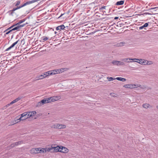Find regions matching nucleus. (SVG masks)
<instances>
[{
  "label": "nucleus",
  "mask_w": 158,
  "mask_h": 158,
  "mask_svg": "<svg viewBox=\"0 0 158 158\" xmlns=\"http://www.w3.org/2000/svg\"><path fill=\"white\" fill-rule=\"evenodd\" d=\"M60 99V96H57L56 97H52L49 98H44L41 100L40 102L38 103V106H41L42 105H44L45 103L51 102H52L57 101Z\"/></svg>",
  "instance_id": "f257e3e1"
},
{
  "label": "nucleus",
  "mask_w": 158,
  "mask_h": 158,
  "mask_svg": "<svg viewBox=\"0 0 158 158\" xmlns=\"http://www.w3.org/2000/svg\"><path fill=\"white\" fill-rule=\"evenodd\" d=\"M55 146V145L52 144L51 146V147L48 148V149L49 152L51 151L52 152H60V150L61 149L60 147L58 146L56 147Z\"/></svg>",
  "instance_id": "f03ea898"
},
{
  "label": "nucleus",
  "mask_w": 158,
  "mask_h": 158,
  "mask_svg": "<svg viewBox=\"0 0 158 158\" xmlns=\"http://www.w3.org/2000/svg\"><path fill=\"white\" fill-rule=\"evenodd\" d=\"M26 112L27 113V114L26 117H25V118H29L32 116L35 115L36 113L35 111H32L27 112Z\"/></svg>",
  "instance_id": "7ed1b4c3"
},
{
  "label": "nucleus",
  "mask_w": 158,
  "mask_h": 158,
  "mask_svg": "<svg viewBox=\"0 0 158 158\" xmlns=\"http://www.w3.org/2000/svg\"><path fill=\"white\" fill-rule=\"evenodd\" d=\"M26 112L27 113V114L26 117H25V118H29L32 116L35 115L36 113L35 111H32L27 112Z\"/></svg>",
  "instance_id": "20e7f679"
},
{
  "label": "nucleus",
  "mask_w": 158,
  "mask_h": 158,
  "mask_svg": "<svg viewBox=\"0 0 158 158\" xmlns=\"http://www.w3.org/2000/svg\"><path fill=\"white\" fill-rule=\"evenodd\" d=\"M26 112L27 113V114L26 117H25V118H29L32 116L35 115L36 113L35 111H32L27 112Z\"/></svg>",
  "instance_id": "39448f33"
},
{
  "label": "nucleus",
  "mask_w": 158,
  "mask_h": 158,
  "mask_svg": "<svg viewBox=\"0 0 158 158\" xmlns=\"http://www.w3.org/2000/svg\"><path fill=\"white\" fill-rule=\"evenodd\" d=\"M112 63L113 64L117 65H124V63L123 62L120 61L114 60Z\"/></svg>",
  "instance_id": "423d86ee"
},
{
  "label": "nucleus",
  "mask_w": 158,
  "mask_h": 158,
  "mask_svg": "<svg viewBox=\"0 0 158 158\" xmlns=\"http://www.w3.org/2000/svg\"><path fill=\"white\" fill-rule=\"evenodd\" d=\"M135 84H131L125 85L123 87L127 88L132 89L133 88H135Z\"/></svg>",
  "instance_id": "0eeeda50"
},
{
  "label": "nucleus",
  "mask_w": 158,
  "mask_h": 158,
  "mask_svg": "<svg viewBox=\"0 0 158 158\" xmlns=\"http://www.w3.org/2000/svg\"><path fill=\"white\" fill-rule=\"evenodd\" d=\"M27 113L26 112H24L21 115V116L18 119V120H23L26 119L25 118V117H26L27 116Z\"/></svg>",
  "instance_id": "6e6552de"
},
{
  "label": "nucleus",
  "mask_w": 158,
  "mask_h": 158,
  "mask_svg": "<svg viewBox=\"0 0 158 158\" xmlns=\"http://www.w3.org/2000/svg\"><path fill=\"white\" fill-rule=\"evenodd\" d=\"M48 148H40L39 152H38L39 153H44L47 152H49V151L48 150Z\"/></svg>",
  "instance_id": "1a4fd4ad"
},
{
  "label": "nucleus",
  "mask_w": 158,
  "mask_h": 158,
  "mask_svg": "<svg viewBox=\"0 0 158 158\" xmlns=\"http://www.w3.org/2000/svg\"><path fill=\"white\" fill-rule=\"evenodd\" d=\"M135 60H139V59H136V58H124L122 60L123 61L127 62H129V60H132L134 61Z\"/></svg>",
  "instance_id": "9d476101"
},
{
  "label": "nucleus",
  "mask_w": 158,
  "mask_h": 158,
  "mask_svg": "<svg viewBox=\"0 0 158 158\" xmlns=\"http://www.w3.org/2000/svg\"><path fill=\"white\" fill-rule=\"evenodd\" d=\"M139 61L138 62L137 61H134L135 62H138L139 63V64H142V65H146V60H142L140 59L139 60H138Z\"/></svg>",
  "instance_id": "9b49d317"
},
{
  "label": "nucleus",
  "mask_w": 158,
  "mask_h": 158,
  "mask_svg": "<svg viewBox=\"0 0 158 158\" xmlns=\"http://www.w3.org/2000/svg\"><path fill=\"white\" fill-rule=\"evenodd\" d=\"M61 149V150L60 151V152L63 153H67L69 152V149L65 147H62Z\"/></svg>",
  "instance_id": "f8f14e48"
},
{
  "label": "nucleus",
  "mask_w": 158,
  "mask_h": 158,
  "mask_svg": "<svg viewBox=\"0 0 158 158\" xmlns=\"http://www.w3.org/2000/svg\"><path fill=\"white\" fill-rule=\"evenodd\" d=\"M56 127L57 128V129H60L65 128L66 126L65 125L57 124L56 125Z\"/></svg>",
  "instance_id": "ddd939ff"
},
{
  "label": "nucleus",
  "mask_w": 158,
  "mask_h": 158,
  "mask_svg": "<svg viewBox=\"0 0 158 158\" xmlns=\"http://www.w3.org/2000/svg\"><path fill=\"white\" fill-rule=\"evenodd\" d=\"M48 73L50 74V75H54L58 74L57 69H54L51 71H48Z\"/></svg>",
  "instance_id": "4468645a"
},
{
  "label": "nucleus",
  "mask_w": 158,
  "mask_h": 158,
  "mask_svg": "<svg viewBox=\"0 0 158 158\" xmlns=\"http://www.w3.org/2000/svg\"><path fill=\"white\" fill-rule=\"evenodd\" d=\"M139 87L140 88L145 89L147 88L146 86L145 85H141L139 84H135V88Z\"/></svg>",
  "instance_id": "2eb2a0df"
},
{
  "label": "nucleus",
  "mask_w": 158,
  "mask_h": 158,
  "mask_svg": "<svg viewBox=\"0 0 158 158\" xmlns=\"http://www.w3.org/2000/svg\"><path fill=\"white\" fill-rule=\"evenodd\" d=\"M126 43L125 42H120L117 44L116 46L117 47H120L125 45Z\"/></svg>",
  "instance_id": "dca6fc26"
},
{
  "label": "nucleus",
  "mask_w": 158,
  "mask_h": 158,
  "mask_svg": "<svg viewBox=\"0 0 158 158\" xmlns=\"http://www.w3.org/2000/svg\"><path fill=\"white\" fill-rule=\"evenodd\" d=\"M45 77V76L44 75H42L37 77L35 78V81L38 80L40 79H42Z\"/></svg>",
  "instance_id": "f3484780"
},
{
  "label": "nucleus",
  "mask_w": 158,
  "mask_h": 158,
  "mask_svg": "<svg viewBox=\"0 0 158 158\" xmlns=\"http://www.w3.org/2000/svg\"><path fill=\"white\" fill-rule=\"evenodd\" d=\"M65 28V27L64 25H61L58 27H57L56 28V30H58L60 29H64Z\"/></svg>",
  "instance_id": "a211bd4d"
},
{
  "label": "nucleus",
  "mask_w": 158,
  "mask_h": 158,
  "mask_svg": "<svg viewBox=\"0 0 158 158\" xmlns=\"http://www.w3.org/2000/svg\"><path fill=\"white\" fill-rule=\"evenodd\" d=\"M115 79L118 81H122L123 82L125 81L126 80V79L121 77H117Z\"/></svg>",
  "instance_id": "6ab92c4d"
},
{
  "label": "nucleus",
  "mask_w": 158,
  "mask_h": 158,
  "mask_svg": "<svg viewBox=\"0 0 158 158\" xmlns=\"http://www.w3.org/2000/svg\"><path fill=\"white\" fill-rule=\"evenodd\" d=\"M148 23H146L143 25L142 26L139 27V30H141L143 29L144 28L147 27L148 26Z\"/></svg>",
  "instance_id": "aec40b11"
},
{
  "label": "nucleus",
  "mask_w": 158,
  "mask_h": 158,
  "mask_svg": "<svg viewBox=\"0 0 158 158\" xmlns=\"http://www.w3.org/2000/svg\"><path fill=\"white\" fill-rule=\"evenodd\" d=\"M124 1H118L116 2V5H122L124 4Z\"/></svg>",
  "instance_id": "412c9836"
},
{
  "label": "nucleus",
  "mask_w": 158,
  "mask_h": 158,
  "mask_svg": "<svg viewBox=\"0 0 158 158\" xmlns=\"http://www.w3.org/2000/svg\"><path fill=\"white\" fill-rule=\"evenodd\" d=\"M142 106L144 108L147 109L150 108V105L149 104L145 103L143 104Z\"/></svg>",
  "instance_id": "4be33fe9"
},
{
  "label": "nucleus",
  "mask_w": 158,
  "mask_h": 158,
  "mask_svg": "<svg viewBox=\"0 0 158 158\" xmlns=\"http://www.w3.org/2000/svg\"><path fill=\"white\" fill-rule=\"evenodd\" d=\"M30 152L32 154H37L38 153V152H36L35 150V148H33L30 150Z\"/></svg>",
  "instance_id": "5701e85b"
},
{
  "label": "nucleus",
  "mask_w": 158,
  "mask_h": 158,
  "mask_svg": "<svg viewBox=\"0 0 158 158\" xmlns=\"http://www.w3.org/2000/svg\"><path fill=\"white\" fill-rule=\"evenodd\" d=\"M25 21V19H22L21 20H20L19 22H18V23L15 24V25H19L20 24H21V23L24 22Z\"/></svg>",
  "instance_id": "b1692460"
},
{
  "label": "nucleus",
  "mask_w": 158,
  "mask_h": 158,
  "mask_svg": "<svg viewBox=\"0 0 158 158\" xmlns=\"http://www.w3.org/2000/svg\"><path fill=\"white\" fill-rule=\"evenodd\" d=\"M22 98V96H19L18 98H16L14 101L15 102V103L19 101V100H20Z\"/></svg>",
  "instance_id": "393cba45"
},
{
  "label": "nucleus",
  "mask_w": 158,
  "mask_h": 158,
  "mask_svg": "<svg viewBox=\"0 0 158 158\" xmlns=\"http://www.w3.org/2000/svg\"><path fill=\"white\" fill-rule=\"evenodd\" d=\"M22 7V6H18L17 7L15 8H13V10H12V11L13 12L14 11H15V10L19 9L21 8Z\"/></svg>",
  "instance_id": "a878e982"
},
{
  "label": "nucleus",
  "mask_w": 158,
  "mask_h": 158,
  "mask_svg": "<svg viewBox=\"0 0 158 158\" xmlns=\"http://www.w3.org/2000/svg\"><path fill=\"white\" fill-rule=\"evenodd\" d=\"M15 143V145L16 146H18V145H19L20 144H21L22 143H23V141H19L17 142H16Z\"/></svg>",
  "instance_id": "bb28decb"
},
{
  "label": "nucleus",
  "mask_w": 158,
  "mask_h": 158,
  "mask_svg": "<svg viewBox=\"0 0 158 158\" xmlns=\"http://www.w3.org/2000/svg\"><path fill=\"white\" fill-rule=\"evenodd\" d=\"M63 70H64V69H57V73L62 72L63 71Z\"/></svg>",
  "instance_id": "cd10ccee"
},
{
  "label": "nucleus",
  "mask_w": 158,
  "mask_h": 158,
  "mask_svg": "<svg viewBox=\"0 0 158 158\" xmlns=\"http://www.w3.org/2000/svg\"><path fill=\"white\" fill-rule=\"evenodd\" d=\"M43 75H44V76H45V77L49 75H50V74L48 73V71L45 72L44 73V74Z\"/></svg>",
  "instance_id": "c85d7f7f"
},
{
  "label": "nucleus",
  "mask_w": 158,
  "mask_h": 158,
  "mask_svg": "<svg viewBox=\"0 0 158 158\" xmlns=\"http://www.w3.org/2000/svg\"><path fill=\"white\" fill-rule=\"evenodd\" d=\"M19 29H20V27H19V26H18L12 29V30L13 31L15 30H18Z\"/></svg>",
  "instance_id": "c756f323"
},
{
  "label": "nucleus",
  "mask_w": 158,
  "mask_h": 158,
  "mask_svg": "<svg viewBox=\"0 0 158 158\" xmlns=\"http://www.w3.org/2000/svg\"><path fill=\"white\" fill-rule=\"evenodd\" d=\"M14 101L13 100L10 103L8 104H7L6 106L7 107L10 106V105L12 104H14V103H15Z\"/></svg>",
  "instance_id": "7c9ffc66"
},
{
  "label": "nucleus",
  "mask_w": 158,
  "mask_h": 158,
  "mask_svg": "<svg viewBox=\"0 0 158 158\" xmlns=\"http://www.w3.org/2000/svg\"><path fill=\"white\" fill-rule=\"evenodd\" d=\"M48 39V38L47 37L45 36L43 37V38H42V40H43V42H44L45 41L47 40Z\"/></svg>",
  "instance_id": "2f4dec72"
},
{
  "label": "nucleus",
  "mask_w": 158,
  "mask_h": 158,
  "mask_svg": "<svg viewBox=\"0 0 158 158\" xmlns=\"http://www.w3.org/2000/svg\"><path fill=\"white\" fill-rule=\"evenodd\" d=\"M107 78L108 80V81H113V80L115 79V78H114L112 77H107Z\"/></svg>",
  "instance_id": "473e14b6"
},
{
  "label": "nucleus",
  "mask_w": 158,
  "mask_h": 158,
  "mask_svg": "<svg viewBox=\"0 0 158 158\" xmlns=\"http://www.w3.org/2000/svg\"><path fill=\"white\" fill-rule=\"evenodd\" d=\"M152 64V61H148L147 60H146V65H150Z\"/></svg>",
  "instance_id": "72a5a7b5"
},
{
  "label": "nucleus",
  "mask_w": 158,
  "mask_h": 158,
  "mask_svg": "<svg viewBox=\"0 0 158 158\" xmlns=\"http://www.w3.org/2000/svg\"><path fill=\"white\" fill-rule=\"evenodd\" d=\"M19 40L13 43L11 45V46L13 47L16 44L19 42Z\"/></svg>",
  "instance_id": "f704fd0d"
},
{
  "label": "nucleus",
  "mask_w": 158,
  "mask_h": 158,
  "mask_svg": "<svg viewBox=\"0 0 158 158\" xmlns=\"http://www.w3.org/2000/svg\"><path fill=\"white\" fill-rule=\"evenodd\" d=\"M16 26V25H15V24L14 25H12V26H11L10 27H9V28H8L6 29V31H8V30H9L10 29H11L12 27H14V26Z\"/></svg>",
  "instance_id": "c9c22d12"
},
{
  "label": "nucleus",
  "mask_w": 158,
  "mask_h": 158,
  "mask_svg": "<svg viewBox=\"0 0 158 158\" xmlns=\"http://www.w3.org/2000/svg\"><path fill=\"white\" fill-rule=\"evenodd\" d=\"M20 1H17L16 2V4H15V6H18L20 4Z\"/></svg>",
  "instance_id": "e433bc0d"
},
{
  "label": "nucleus",
  "mask_w": 158,
  "mask_h": 158,
  "mask_svg": "<svg viewBox=\"0 0 158 158\" xmlns=\"http://www.w3.org/2000/svg\"><path fill=\"white\" fill-rule=\"evenodd\" d=\"M12 48H13V47L11 45L10 47H9L8 48L6 49L5 51H8L9 50H10V49H11Z\"/></svg>",
  "instance_id": "4c0bfd02"
},
{
  "label": "nucleus",
  "mask_w": 158,
  "mask_h": 158,
  "mask_svg": "<svg viewBox=\"0 0 158 158\" xmlns=\"http://www.w3.org/2000/svg\"><path fill=\"white\" fill-rule=\"evenodd\" d=\"M36 152H39L40 151V148H34Z\"/></svg>",
  "instance_id": "58836bf2"
},
{
  "label": "nucleus",
  "mask_w": 158,
  "mask_h": 158,
  "mask_svg": "<svg viewBox=\"0 0 158 158\" xmlns=\"http://www.w3.org/2000/svg\"><path fill=\"white\" fill-rule=\"evenodd\" d=\"M13 31L12 30V29H11V30L8 31L7 32L6 34H5V35H8V34L9 33H10V32H11Z\"/></svg>",
  "instance_id": "ea45409f"
},
{
  "label": "nucleus",
  "mask_w": 158,
  "mask_h": 158,
  "mask_svg": "<svg viewBox=\"0 0 158 158\" xmlns=\"http://www.w3.org/2000/svg\"><path fill=\"white\" fill-rule=\"evenodd\" d=\"M16 146V145H15V143L12 144L11 145V147L13 148Z\"/></svg>",
  "instance_id": "a19ab883"
},
{
  "label": "nucleus",
  "mask_w": 158,
  "mask_h": 158,
  "mask_svg": "<svg viewBox=\"0 0 158 158\" xmlns=\"http://www.w3.org/2000/svg\"><path fill=\"white\" fill-rule=\"evenodd\" d=\"M25 25V24H22L21 25H19V27L20 29H21L22 27H24Z\"/></svg>",
  "instance_id": "79ce46f5"
},
{
  "label": "nucleus",
  "mask_w": 158,
  "mask_h": 158,
  "mask_svg": "<svg viewBox=\"0 0 158 158\" xmlns=\"http://www.w3.org/2000/svg\"><path fill=\"white\" fill-rule=\"evenodd\" d=\"M56 126V125H53L51 126V127L52 128H57Z\"/></svg>",
  "instance_id": "37998d69"
},
{
  "label": "nucleus",
  "mask_w": 158,
  "mask_h": 158,
  "mask_svg": "<svg viewBox=\"0 0 158 158\" xmlns=\"http://www.w3.org/2000/svg\"><path fill=\"white\" fill-rule=\"evenodd\" d=\"M106 6H103L101 8H100V10H103V9H106Z\"/></svg>",
  "instance_id": "c03bdc74"
},
{
  "label": "nucleus",
  "mask_w": 158,
  "mask_h": 158,
  "mask_svg": "<svg viewBox=\"0 0 158 158\" xmlns=\"http://www.w3.org/2000/svg\"><path fill=\"white\" fill-rule=\"evenodd\" d=\"M64 14H61L60 15L59 17H58V18H60V17H61Z\"/></svg>",
  "instance_id": "a18cd8bd"
},
{
  "label": "nucleus",
  "mask_w": 158,
  "mask_h": 158,
  "mask_svg": "<svg viewBox=\"0 0 158 158\" xmlns=\"http://www.w3.org/2000/svg\"><path fill=\"white\" fill-rule=\"evenodd\" d=\"M118 17H115L114 18V19H118Z\"/></svg>",
  "instance_id": "49530a36"
},
{
  "label": "nucleus",
  "mask_w": 158,
  "mask_h": 158,
  "mask_svg": "<svg viewBox=\"0 0 158 158\" xmlns=\"http://www.w3.org/2000/svg\"><path fill=\"white\" fill-rule=\"evenodd\" d=\"M113 94H113H112V93H111V94H111L112 96H113V97H114V96H115V95H113V94Z\"/></svg>",
  "instance_id": "de8ad7c7"
},
{
  "label": "nucleus",
  "mask_w": 158,
  "mask_h": 158,
  "mask_svg": "<svg viewBox=\"0 0 158 158\" xmlns=\"http://www.w3.org/2000/svg\"><path fill=\"white\" fill-rule=\"evenodd\" d=\"M7 31H6V30L4 31V32H6Z\"/></svg>",
  "instance_id": "09e8293b"
},
{
  "label": "nucleus",
  "mask_w": 158,
  "mask_h": 158,
  "mask_svg": "<svg viewBox=\"0 0 158 158\" xmlns=\"http://www.w3.org/2000/svg\"><path fill=\"white\" fill-rule=\"evenodd\" d=\"M156 108L158 109V106H156Z\"/></svg>",
  "instance_id": "8fccbe9b"
},
{
  "label": "nucleus",
  "mask_w": 158,
  "mask_h": 158,
  "mask_svg": "<svg viewBox=\"0 0 158 158\" xmlns=\"http://www.w3.org/2000/svg\"><path fill=\"white\" fill-rule=\"evenodd\" d=\"M55 34H56L57 32L56 31H55Z\"/></svg>",
  "instance_id": "3c124183"
}]
</instances>
